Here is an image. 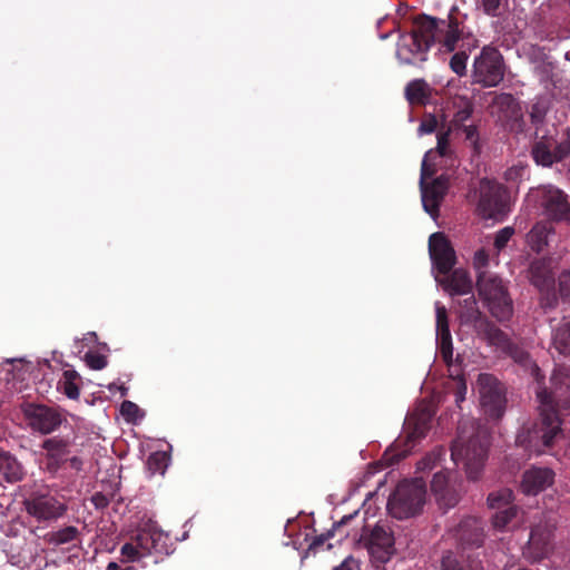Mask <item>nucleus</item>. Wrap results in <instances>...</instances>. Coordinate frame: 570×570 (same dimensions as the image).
<instances>
[{
    "mask_svg": "<svg viewBox=\"0 0 570 570\" xmlns=\"http://www.w3.org/2000/svg\"><path fill=\"white\" fill-rule=\"evenodd\" d=\"M455 11L456 8L452 9L446 19L428 14L415 17L413 30L401 36L397 56L410 63L414 56L426 53L434 43H439L443 52L459 49L450 59V68L458 76H464L469 58V53L463 49L464 41L476 40L470 33H465L463 23L454 16Z\"/></svg>",
    "mask_w": 570,
    "mask_h": 570,
    "instance_id": "nucleus-1",
    "label": "nucleus"
},
{
    "mask_svg": "<svg viewBox=\"0 0 570 570\" xmlns=\"http://www.w3.org/2000/svg\"><path fill=\"white\" fill-rule=\"evenodd\" d=\"M532 374L537 381L540 417L531 426H523L519 431L515 443L530 453L540 454L562 435L559 411H570V372L563 366L554 368L549 387L541 384L540 368L537 365Z\"/></svg>",
    "mask_w": 570,
    "mask_h": 570,
    "instance_id": "nucleus-2",
    "label": "nucleus"
},
{
    "mask_svg": "<svg viewBox=\"0 0 570 570\" xmlns=\"http://www.w3.org/2000/svg\"><path fill=\"white\" fill-rule=\"evenodd\" d=\"M489 434L487 429L474 421L462 423L451 448V458L455 464H463L466 475L478 480L488 458Z\"/></svg>",
    "mask_w": 570,
    "mask_h": 570,
    "instance_id": "nucleus-3",
    "label": "nucleus"
},
{
    "mask_svg": "<svg viewBox=\"0 0 570 570\" xmlns=\"http://www.w3.org/2000/svg\"><path fill=\"white\" fill-rule=\"evenodd\" d=\"M544 118L546 110L539 104L532 105L530 119L535 126V132L531 156L537 165L552 167L570 157V127L562 129L559 139L548 132L540 135L539 126L543 124Z\"/></svg>",
    "mask_w": 570,
    "mask_h": 570,
    "instance_id": "nucleus-4",
    "label": "nucleus"
},
{
    "mask_svg": "<svg viewBox=\"0 0 570 570\" xmlns=\"http://www.w3.org/2000/svg\"><path fill=\"white\" fill-rule=\"evenodd\" d=\"M23 505L28 514L47 525L65 517L68 511L66 498L46 484L36 485L24 498Z\"/></svg>",
    "mask_w": 570,
    "mask_h": 570,
    "instance_id": "nucleus-5",
    "label": "nucleus"
},
{
    "mask_svg": "<svg viewBox=\"0 0 570 570\" xmlns=\"http://www.w3.org/2000/svg\"><path fill=\"white\" fill-rule=\"evenodd\" d=\"M476 288L489 312L498 321H507L512 315V299L502 278L491 272H481L476 277Z\"/></svg>",
    "mask_w": 570,
    "mask_h": 570,
    "instance_id": "nucleus-6",
    "label": "nucleus"
},
{
    "mask_svg": "<svg viewBox=\"0 0 570 570\" xmlns=\"http://www.w3.org/2000/svg\"><path fill=\"white\" fill-rule=\"evenodd\" d=\"M426 489L422 481L400 482L390 495L387 510L393 518L406 519L417 514L425 503Z\"/></svg>",
    "mask_w": 570,
    "mask_h": 570,
    "instance_id": "nucleus-7",
    "label": "nucleus"
},
{
    "mask_svg": "<svg viewBox=\"0 0 570 570\" xmlns=\"http://www.w3.org/2000/svg\"><path fill=\"white\" fill-rule=\"evenodd\" d=\"M528 199L542 209L550 222L570 223V203L568 195L553 185H542L530 189Z\"/></svg>",
    "mask_w": 570,
    "mask_h": 570,
    "instance_id": "nucleus-8",
    "label": "nucleus"
},
{
    "mask_svg": "<svg viewBox=\"0 0 570 570\" xmlns=\"http://www.w3.org/2000/svg\"><path fill=\"white\" fill-rule=\"evenodd\" d=\"M432 155L433 153H426L423 158L421 166L420 186L423 208L433 218H435L439 215L440 205L446 195L449 179L446 176L441 175L432 179V181L426 183V180L432 178V176L435 174L434 164H431Z\"/></svg>",
    "mask_w": 570,
    "mask_h": 570,
    "instance_id": "nucleus-9",
    "label": "nucleus"
},
{
    "mask_svg": "<svg viewBox=\"0 0 570 570\" xmlns=\"http://www.w3.org/2000/svg\"><path fill=\"white\" fill-rule=\"evenodd\" d=\"M473 79L482 87H497L504 78L502 53L491 46H485L473 62Z\"/></svg>",
    "mask_w": 570,
    "mask_h": 570,
    "instance_id": "nucleus-10",
    "label": "nucleus"
},
{
    "mask_svg": "<svg viewBox=\"0 0 570 570\" xmlns=\"http://www.w3.org/2000/svg\"><path fill=\"white\" fill-rule=\"evenodd\" d=\"M478 209L485 219L502 220L509 212L505 187L494 181L482 180Z\"/></svg>",
    "mask_w": 570,
    "mask_h": 570,
    "instance_id": "nucleus-11",
    "label": "nucleus"
},
{
    "mask_svg": "<svg viewBox=\"0 0 570 570\" xmlns=\"http://www.w3.org/2000/svg\"><path fill=\"white\" fill-rule=\"evenodd\" d=\"M20 410L29 428L45 435L57 431L67 421L58 409L45 404L24 402Z\"/></svg>",
    "mask_w": 570,
    "mask_h": 570,
    "instance_id": "nucleus-12",
    "label": "nucleus"
},
{
    "mask_svg": "<svg viewBox=\"0 0 570 570\" xmlns=\"http://www.w3.org/2000/svg\"><path fill=\"white\" fill-rule=\"evenodd\" d=\"M478 386L484 413L491 419H501L507 404L503 385L493 375L482 373L479 375Z\"/></svg>",
    "mask_w": 570,
    "mask_h": 570,
    "instance_id": "nucleus-13",
    "label": "nucleus"
},
{
    "mask_svg": "<svg viewBox=\"0 0 570 570\" xmlns=\"http://www.w3.org/2000/svg\"><path fill=\"white\" fill-rule=\"evenodd\" d=\"M528 277L531 284L544 295L542 304L552 307L557 303L554 293V276L551 268V259H533L528 269Z\"/></svg>",
    "mask_w": 570,
    "mask_h": 570,
    "instance_id": "nucleus-14",
    "label": "nucleus"
},
{
    "mask_svg": "<svg viewBox=\"0 0 570 570\" xmlns=\"http://www.w3.org/2000/svg\"><path fill=\"white\" fill-rule=\"evenodd\" d=\"M478 336L487 341L489 345L500 348L502 352L512 356L515 361L522 362L528 355L520 350L494 323L489 318L481 320L474 328Z\"/></svg>",
    "mask_w": 570,
    "mask_h": 570,
    "instance_id": "nucleus-15",
    "label": "nucleus"
},
{
    "mask_svg": "<svg viewBox=\"0 0 570 570\" xmlns=\"http://www.w3.org/2000/svg\"><path fill=\"white\" fill-rule=\"evenodd\" d=\"M478 336L487 341L489 345L500 348L502 352L512 356L515 361L522 362L528 355L520 350L494 323L489 318L481 320L474 328Z\"/></svg>",
    "mask_w": 570,
    "mask_h": 570,
    "instance_id": "nucleus-16",
    "label": "nucleus"
},
{
    "mask_svg": "<svg viewBox=\"0 0 570 570\" xmlns=\"http://www.w3.org/2000/svg\"><path fill=\"white\" fill-rule=\"evenodd\" d=\"M429 253L433 266L442 275H448L456 263L451 242L441 232L433 233L429 238Z\"/></svg>",
    "mask_w": 570,
    "mask_h": 570,
    "instance_id": "nucleus-17",
    "label": "nucleus"
},
{
    "mask_svg": "<svg viewBox=\"0 0 570 570\" xmlns=\"http://www.w3.org/2000/svg\"><path fill=\"white\" fill-rule=\"evenodd\" d=\"M454 480V473L450 471H440L433 475L431 481V491L441 509H450L458 504L460 491Z\"/></svg>",
    "mask_w": 570,
    "mask_h": 570,
    "instance_id": "nucleus-18",
    "label": "nucleus"
},
{
    "mask_svg": "<svg viewBox=\"0 0 570 570\" xmlns=\"http://www.w3.org/2000/svg\"><path fill=\"white\" fill-rule=\"evenodd\" d=\"M71 442L68 438L52 436L43 440L41 449L45 450L43 470L55 476L67 463Z\"/></svg>",
    "mask_w": 570,
    "mask_h": 570,
    "instance_id": "nucleus-19",
    "label": "nucleus"
},
{
    "mask_svg": "<svg viewBox=\"0 0 570 570\" xmlns=\"http://www.w3.org/2000/svg\"><path fill=\"white\" fill-rule=\"evenodd\" d=\"M433 410L429 405L417 406L405 420L406 439L410 446L425 438L431 429Z\"/></svg>",
    "mask_w": 570,
    "mask_h": 570,
    "instance_id": "nucleus-20",
    "label": "nucleus"
},
{
    "mask_svg": "<svg viewBox=\"0 0 570 570\" xmlns=\"http://www.w3.org/2000/svg\"><path fill=\"white\" fill-rule=\"evenodd\" d=\"M554 472L547 466H531L522 474L520 488L527 495H537L554 482Z\"/></svg>",
    "mask_w": 570,
    "mask_h": 570,
    "instance_id": "nucleus-21",
    "label": "nucleus"
},
{
    "mask_svg": "<svg viewBox=\"0 0 570 570\" xmlns=\"http://www.w3.org/2000/svg\"><path fill=\"white\" fill-rule=\"evenodd\" d=\"M493 106L502 114L504 119L512 121L513 128L523 130L524 121L522 108L513 95L507 92L497 95L493 99Z\"/></svg>",
    "mask_w": 570,
    "mask_h": 570,
    "instance_id": "nucleus-22",
    "label": "nucleus"
},
{
    "mask_svg": "<svg viewBox=\"0 0 570 570\" xmlns=\"http://www.w3.org/2000/svg\"><path fill=\"white\" fill-rule=\"evenodd\" d=\"M373 560L385 563L396 552L394 537H360Z\"/></svg>",
    "mask_w": 570,
    "mask_h": 570,
    "instance_id": "nucleus-23",
    "label": "nucleus"
},
{
    "mask_svg": "<svg viewBox=\"0 0 570 570\" xmlns=\"http://www.w3.org/2000/svg\"><path fill=\"white\" fill-rule=\"evenodd\" d=\"M441 285L451 296L471 294L473 288L469 273L462 268L451 271L441 281Z\"/></svg>",
    "mask_w": 570,
    "mask_h": 570,
    "instance_id": "nucleus-24",
    "label": "nucleus"
},
{
    "mask_svg": "<svg viewBox=\"0 0 570 570\" xmlns=\"http://www.w3.org/2000/svg\"><path fill=\"white\" fill-rule=\"evenodd\" d=\"M553 551V544L549 537H528L522 547V556L530 562H538L549 557Z\"/></svg>",
    "mask_w": 570,
    "mask_h": 570,
    "instance_id": "nucleus-25",
    "label": "nucleus"
},
{
    "mask_svg": "<svg viewBox=\"0 0 570 570\" xmlns=\"http://www.w3.org/2000/svg\"><path fill=\"white\" fill-rule=\"evenodd\" d=\"M0 475L9 483L23 479L26 470L21 462L10 452L0 449Z\"/></svg>",
    "mask_w": 570,
    "mask_h": 570,
    "instance_id": "nucleus-26",
    "label": "nucleus"
},
{
    "mask_svg": "<svg viewBox=\"0 0 570 570\" xmlns=\"http://www.w3.org/2000/svg\"><path fill=\"white\" fill-rule=\"evenodd\" d=\"M430 96V87L423 79H414L405 87V98L410 105H425Z\"/></svg>",
    "mask_w": 570,
    "mask_h": 570,
    "instance_id": "nucleus-27",
    "label": "nucleus"
},
{
    "mask_svg": "<svg viewBox=\"0 0 570 570\" xmlns=\"http://www.w3.org/2000/svg\"><path fill=\"white\" fill-rule=\"evenodd\" d=\"M460 320L464 324H471L473 327H476V324L481 322V320H485L487 317L481 313L478 307V303L473 295L464 298L460 303Z\"/></svg>",
    "mask_w": 570,
    "mask_h": 570,
    "instance_id": "nucleus-28",
    "label": "nucleus"
},
{
    "mask_svg": "<svg viewBox=\"0 0 570 570\" xmlns=\"http://www.w3.org/2000/svg\"><path fill=\"white\" fill-rule=\"evenodd\" d=\"M553 228L548 222L537 223L528 234V243L530 247L540 253L548 245V236L552 233Z\"/></svg>",
    "mask_w": 570,
    "mask_h": 570,
    "instance_id": "nucleus-29",
    "label": "nucleus"
},
{
    "mask_svg": "<svg viewBox=\"0 0 570 570\" xmlns=\"http://www.w3.org/2000/svg\"><path fill=\"white\" fill-rule=\"evenodd\" d=\"M80 375L75 370H66L58 381L57 389L61 391L68 399L77 400L80 395L79 383Z\"/></svg>",
    "mask_w": 570,
    "mask_h": 570,
    "instance_id": "nucleus-30",
    "label": "nucleus"
},
{
    "mask_svg": "<svg viewBox=\"0 0 570 570\" xmlns=\"http://www.w3.org/2000/svg\"><path fill=\"white\" fill-rule=\"evenodd\" d=\"M518 513L519 508L515 505L498 510L491 518L493 529L497 531H514L513 521Z\"/></svg>",
    "mask_w": 570,
    "mask_h": 570,
    "instance_id": "nucleus-31",
    "label": "nucleus"
},
{
    "mask_svg": "<svg viewBox=\"0 0 570 570\" xmlns=\"http://www.w3.org/2000/svg\"><path fill=\"white\" fill-rule=\"evenodd\" d=\"M552 344L560 354H570V320L564 318L556 328Z\"/></svg>",
    "mask_w": 570,
    "mask_h": 570,
    "instance_id": "nucleus-32",
    "label": "nucleus"
},
{
    "mask_svg": "<svg viewBox=\"0 0 570 570\" xmlns=\"http://www.w3.org/2000/svg\"><path fill=\"white\" fill-rule=\"evenodd\" d=\"M484 523L476 517H464L456 525L454 534H482Z\"/></svg>",
    "mask_w": 570,
    "mask_h": 570,
    "instance_id": "nucleus-33",
    "label": "nucleus"
},
{
    "mask_svg": "<svg viewBox=\"0 0 570 570\" xmlns=\"http://www.w3.org/2000/svg\"><path fill=\"white\" fill-rule=\"evenodd\" d=\"M512 500H513V492H512V490H510L508 488L491 492L488 495L489 507L491 509H497V510L511 507Z\"/></svg>",
    "mask_w": 570,
    "mask_h": 570,
    "instance_id": "nucleus-34",
    "label": "nucleus"
},
{
    "mask_svg": "<svg viewBox=\"0 0 570 570\" xmlns=\"http://www.w3.org/2000/svg\"><path fill=\"white\" fill-rule=\"evenodd\" d=\"M358 519H360V515H358L357 511L354 513L344 515L338 522L333 523L332 530L328 531L326 534H333V532H335V531H343V527L347 525L351 522H356L357 524H363L364 519H362V520H358ZM361 534H367L364 531V525H362ZM368 534L375 535V534H386V533L382 528L375 527Z\"/></svg>",
    "mask_w": 570,
    "mask_h": 570,
    "instance_id": "nucleus-35",
    "label": "nucleus"
},
{
    "mask_svg": "<svg viewBox=\"0 0 570 570\" xmlns=\"http://www.w3.org/2000/svg\"><path fill=\"white\" fill-rule=\"evenodd\" d=\"M169 462V456L164 451H156L147 459V469L151 475L164 474Z\"/></svg>",
    "mask_w": 570,
    "mask_h": 570,
    "instance_id": "nucleus-36",
    "label": "nucleus"
},
{
    "mask_svg": "<svg viewBox=\"0 0 570 570\" xmlns=\"http://www.w3.org/2000/svg\"><path fill=\"white\" fill-rule=\"evenodd\" d=\"M450 129L446 131H442L438 134V144L434 149L429 150L428 153H433L431 157V161L439 157H448L451 154L450 146Z\"/></svg>",
    "mask_w": 570,
    "mask_h": 570,
    "instance_id": "nucleus-37",
    "label": "nucleus"
},
{
    "mask_svg": "<svg viewBox=\"0 0 570 570\" xmlns=\"http://www.w3.org/2000/svg\"><path fill=\"white\" fill-rule=\"evenodd\" d=\"M473 112V105L470 101H464L463 107L458 109L451 120V127L460 129L461 126L465 125V121L470 119Z\"/></svg>",
    "mask_w": 570,
    "mask_h": 570,
    "instance_id": "nucleus-38",
    "label": "nucleus"
},
{
    "mask_svg": "<svg viewBox=\"0 0 570 570\" xmlns=\"http://www.w3.org/2000/svg\"><path fill=\"white\" fill-rule=\"evenodd\" d=\"M435 312H436V335L438 336L451 335L446 308L443 305H441L440 303H436Z\"/></svg>",
    "mask_w": 570,
    "mask_h": 570,
    "instance_id": "nucleus-39",
    "label": "nucleus"
},
{
    "mask_svg": "<svg viewBox=\"0 0 570 570\" xmlns=\"http://www.w3.org/2000/svg\"><path fill=\"white\" fill-rule=\"evenodd\" d=\"M441 570H483L481 567L470 566L464 568L458 559L454 557L452 551H446L442 557Z\"/></svg>",
    "mask_w": 570,
    "mask_h": 570,
    "instance_id": "nucleus-40",
    "label": "nucleus"
},
{
    "mask_svg": "<svg viewBox=\"0 0 570 570\" xmlns=\"http://www.w3.org/2000/svg\"><path fill=\"white\" fill-rule=\"evenodd\" d=\"M137 534H165L151 518L142 517L138 527Z\"/></svg>",
    "mask_w": 570,
    "mask_h": 570,
    "instance_id": "nucleus-41",
    "label": "nucleus"
},
{
    "mask_svg": "<svg viewBox=\"0 0 570 570\" xmlns=\"http://www.w3.org/2000/svg\"><path fill=\"white\" fill-rule=\"evenodd\" d=\"M514 232L513 227L507 226L495 234L493 245L498 252L502 250L507 246L511 237L514 235Z\"/></svg>",
    "mask_w": 570,
    "mask_h": 570,
    "instance_id": "nucleus-42",
    "label": "nucleus"
},
{
    "mask_svg": "<svg viewBox=\"0 0 570 570\" xmlns=\"http://www.w3.org/2000/svg\"><path fill=\"white\" fill-rule=\"evenodd\" d=\"M85 362L91 370H102L107 366V357L96 352H87L85 355Z\"/></svg>",
    "mask_w": 570,
    "mask_h": 570,
    "instance_id": "nucleus-43",
    "label": "nucleus"
},
{
    "mask_svg": "<svg viewBox=\"0 0 570 570\" xmlns=\"http://www.w3.org/2000/svg\"><path fill=\"white\" fill-rule=\"evenodd\" d=\"M438 340L440 342L441 356L449 364L453 356L452 336H438Z\"/></svg>",
    "mask_w": 570,
    "mask_h": 570,
    "instance_id": "nucleus-44",
    "label": "nucleus"
},
{
    "mask_svg": "<svg viewBox=\"0 0 570 570\" xmlns=\"http://www.w3.org/2000/svg\"><path fill=\"white\" fill-rule=\"evenodd\" d=\"M481 7L490 17H500L502 13V0H481Z\"/></svg>",
    "mask_w": 570,
    "mask_h": 570,
    "instance_id": "nucleus-45",
    "label": "nucleus"
},
{
    "mask_svg": "<svg viewBox=\"0 0 570 570\" xmlns=\"http://www.w3.org/2000/svg\"><path fill=\"white\" fill-rule=\"evenodd\" d=\"M560 296L570 302V272H562L558 278Z\"/></svg>",
    "mask_w": 570,
    "mask_h": 570,
    "instance_id": "nucleus-46",
    "label": "nucleus"
},
{
    "mask_svg": "<svg viewBox=\"0 0 570 570\" xmlns=\"http://www.w3.org/2000/svg\"><path fill=\"white\" fill-rule=\"evenodd\" d=\"M488 264L489 254L487 253V250L483 248L476 250L473 257V266L478 271V275L481 272H487L484 268L488 266Z\"/></svg>",
    "mask_w": 570,
    "mask_h": 570,
    "instance_id": "nucleus-47",
    "label": "nucleus"
},
{
    "mask_svg": "<svg viewBox=\"0 0 570 570\" xmlns=\"http://www.w3.org/2000/svg\"><path fill=\"white\" fill-rule=\"evenodd\" d=\"M436 127H438V120H436L435 116L429 115L421 121V124L419 126V134L420 135L432 134L433 131H435Z\"/></svg>",
    "mask_w": 570,
    "mask_h": 570,
    "instance_id": "nucleus-48",
    "label": "nucleus"
},
{
    "mask_svg": "<svg viewBox=\"0 0 570 570\" xmlns=\"http://www.w3.org/2000/svg\"><path fill=\"white\" fill-rule=\"evenodd\" d=\"M120 412L127 420H134L139 412V407L131 401H124L120 406Z\"/></svg>",
    "mask_w": 570,
    "mask_h": 570,
    "instance_id": "nucleus-49",
    "label": "nucleus"
},
{
    "mask_svg": "<svg viewBox=\"0 0 570 570\" xmlns=\"http://www.w3.org/2000/svg\"><path fill=\"white\" fill-rule=\"evenodd\" d=\"M459 130L463 131V134L465 136V140H469L474 146H476L478 137H479L476 126H474V125H470V126L464 125V126H461V128Z\"/></svg>",
    "mask_w": 570,
    "mask_h": 570,
    "instance_id": "nucleus-50",
    "label": "nucleus"
},
{
    "mask_svg": "<svg viewBox=\"0 0 570 570\" xmlns=\"http://www.w3.org/2000/svg\"><path fill=\"white\" fill-rule=\"evenodd\" d=\"M91 502L97 509H104L109 504V499L101 492H97L92 495Z\"/></svg>",
    "mask_w": 570,
    "mask_h": 570,
    "instance_id": "nucleus-51",
    "label": "nucleus"
},
{
    "mask_svg": "<svg viewBox=\"0 0 570 570\" xmlns=\"http://www.w3.org/2000/svg\"><path fill=\"white\" fill-rule=\"evenodd\" d=\"M334 570H361L358 561L353 558L345 559L341 566L336 567Z\"/></svg>",
    "mask_w": 570,
    "mask_h": 570,
    "instance_id": "nucleus-52",
    "label": "nucleus"
},
{
    "mask_svg": "<svg viewBox=\"0 0 570 570\" xmlns=\"http://www.w3.org/2000/svg\"><path fill=\"white\" fill-rule=\"evenodd\" d=\"M121 553L129 559H134L136 556H138V550L130 543H126L121 548Z\"/></svg>",
    "mask_w": 570,
    "mask_h": 570,
    "instance_id": "nucleus-53",
    "label": "nucleus"
},
{
    "mask_svg": "<svg viewBox=\"0 0 570 570\" xmlns=\"http://www.w3.org/2000/svg\"><path fill=\"white\" fill-rule=\"evenodd\" d=\"M461 544L463 549H465L466 546L480 548L483 546V540L480 537H475L473 540L472 537H468V540L462 541Z\"/></svg>",
    "mask_w": 570,
    "mask_h": 570,
    "instance_id": "nucleus-54",
    "label": "nucleus"
},
{
    "mask_svg": "<svg viewBox=\"0 0 570 570\" xmlns=\"http://www.w3.org/2000/svg\"><path fill=\"white\" fill-rule=\"evenodd\" d=\"M67 463H69L70 468L80 471L82 469V460L78 456H68Z\"/></svg>",
    "mask_w": 570,
    "mask_h": 570,
    "instance_id": "nucleus-55",
    "label": "nucleus"
},
{
    "mask_svg": "<svg viewBox=\"0 0 570 570\" xmlns=\"http://www.w3.org/2000/svg\"><path fill=\"white\" fill-rule=\"evenodd\" d=\"M330 537H313V541L308 544L307 551L314 550L316 547L323 546Z\"/></svg>",
    "mask_w": 570,
    "mask_h": 570,
    "instance_id": "nucleus-56",
    "label": "nucleus"
},
{
    "mask_svg": "<svg viewBox=\"0 0 570 570\" xmlns=\"http://www.w3.org/2000/svg\"><path fill=\"white\" fill-rule=\"evenodd\" d=\"M50 534H57V535H60V534H78V531L75 527H67L65 529H61L59 531H56V532H51Z\"/></svg>",
    "mask_w": 570,
    "mask_h": 570,
    "instance_id": "nucleus-57",
    "label": "nucleus"
},
{
    "mask_svg": "<svg viewBox=\"0 0 570 570\" xmlns=\"http://www.w3.org/2000/svg\"><path fill=\"white\" fill-rule=\"evenodd\" d=\"M296 523V521H291L288 520V524L287 525H294ZM298 525H303L305 528V530L309 529V519L307 517H304L302 520L297 521Z\"/></svg>",
    "mask_w": 570,
    "mask_h": 570,
    "instance_id": "nucleus-58",
    "label": "nucleus"
},
{
    "mask_svg": "<svg viewBox=\"0 0 570 570\" xmlns=\"http://www.w3.org/2000/svg\"><path fill=\"white\" fill-rule=\"evenodd\" d=\"M465 391H466V386H465V384H462V386L456 391V394H455L456 403H460L464 400Z\"/></svg>",
    "mask_w": 570,
    "mask_h": 570,
    "instance_id": "nucleus-59",
    "label": "nucleus"
},
{
    "mask_svg": "<svg viewBox=\"0 0 570 570\" xmlns=\"http://www.w3.org/2000/svg\"><path fill=\"white\" fill-rule=\"evenodd\" d=\"M75 537H58V540H56V543H66L70 540H72Z\"/></svg>",
    "mask_w": 570,
    "mask_h": 570,
    "instance_id": "nucleus-60",
    "label": "nucleus"
},
{
    "mask_svg": "<svg viewBox=\"0 0 570 570\" xmlns=\"http://www.w3.org/2000/svg\"><path fill=\"white\" fill-rule=\"evenodd\" d=\"M107 570H119V566L116 562H109L107 566Z\"/></svg>",
    "mask_w": 570,
    "mask_h": 570,
    "instance_id": "nucleus-61",
    "label": "nucleus"
},
{
    "mask_svg": "<svg viewBox=\"0 0 570 570\" xmlns=\"http://www.w3.org/2000/svg\"><path fill=\"white\" fill-rule=\"evenodd\" d=\"M137 539H138L139 541H142L144 539H151V540H153V542H155L154 537H142V535H139V537H137Z\"/></svg>",
    "mask_w": 570,
    "mask_h": 570,
    "instance_id": "nucleus-62",
    "label": "nucleus"
},
{
    "mask_svg": "<svg viewBox=\"0 0 570 570\" xmlns=\"http://www.w3.org/2000/svg\"><path fill=\"white\" fill-rule=\"evenodd\" d=\"M125 570H134V568L132 567H128Z\"/></svg>",
    "mask_w": 570,
    "mask_h": 570,
    "instance_id": "nucleus-63",
    "label": "nucleus"
}]
</instances>
